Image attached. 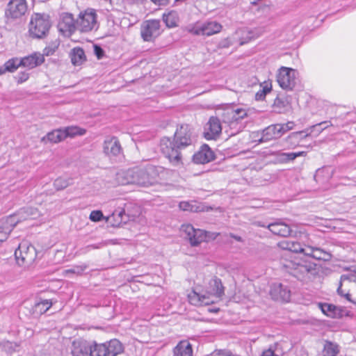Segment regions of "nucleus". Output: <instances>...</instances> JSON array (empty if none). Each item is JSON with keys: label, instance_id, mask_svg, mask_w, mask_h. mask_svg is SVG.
Instances as JSON below:
<instances>
[{"label": "nucleus", "instance_id": "nucleus-1", "mask_svg": "<svg viewBox=\"0 0 356 356\" xmlns=\"http://www.w3.org/2000/svg\"><path fill=\"white\" fill-rule=\"evenodd\" d=\"M197 141L194 129L188 124L177 127L172 137H163L160 140V149L163 155L175 167L184 165V152L193 149Z\"/></svg>", "mask_w": 356, "mask_h": 356}, {"label": "nucleus", "instance_id": "nucleus-2", "mask_svg": "<svg viewBox=\"0 0 356 356\" xmlns=\"http://www.w3.org/2000/svg\"><path fill=\"white\" fill-rule=\"evenodd\" d=\"M151 164L143 168L136 167L128 169L123 172L124 180L122 184H136L142 186H148L159 181V169Z\"/></svg>", "mask_w": 356, "mask_h": 356}, {"label": "nucleus", "instance_id": "nucleus-3", "mask_svg": "<svg viewBox=\"0 0 356 356\" xmlns=\"http://www.w3.org/2000/svg\"><path fill=\"white\" fill-rule=\"evenodd\" d=\"M123 350V345L116 339L102 343L95 342V349H93L95 356H116Z\"/></svg>", "mask_w": 356, "mask_h": 356}, {"label": "nucleus", "instance_id": "nucleus-4", "mask_svg": "<svg viewBox=\"0 0 356 356\" xmlns=\"http://www.w3.org/2000/svg\"><path fill=\"white\" fill-rule=\"evenodd\" d=\"M15 257L19 266H29L36 258V250L31 244L22 242L15 251Z\"/></svg>", "mask_w": 356, "mask_h": 356}, {"label": "nucleus", "instance_id": "nucleus-5", "mask_svg": "<svg viewBox=\"0 0 356 356\" xmlns=\"http://www.w3.org/2000/svg\"><path fill=\"white\" fill-rule=\"evenodd\" d=\"M298 72L292 68L282 67L277 74V81L279 86L284 90H292L296 82Z\"/></svg>", "mask_w": 356, "mask_h": 356}, {"label": "nucleus", "instance_id": "nucleus-6", "mask_svg": "<svg viewBox=\"0 0 356 356\" xmlns=\"http://www.w3.org/2000/svg\"><path fill=\"white\" fill-rule=\"evenodd\" d=\"M26 0H10L7 4L5 15L8 19H18L27 12Z\"/></svg>", "mask_w": 356, "mask_h": 356}, {"label": "nucleus", "instance_id": "nucleus-7", "mask_svg": "<svg viewBox=\"0 0 356 356\" xmlns=\"http://www.w3.org/2000/svg\"><path fill=\"white\" fill-rule=\"evenodd\" d=\"M181 230L185 232L187 239L193 247L198 246L202 242L205 241L207 238V232L200 229H195L191 224L183 225Z\"/></svg>", "mask_w": 356, "mask_h": 356}, {"label": "nucleus", "instance_id": "nucleus-8", "mask_svg": "<svg viewBox=\"0 0 356 356\" xmlns=\"http://www.w3.org/2000/svg\"><path fill=\"white\" fill-rule=\"evenodd\" d=\"M95 341L78 339L73 341L72 354L73 356H95Z\"/></svg>", "mask_w": 356, "mask_h": 356}, {"label": "nucleus", "instance_id": "nucleus-9", "mask_svg": "<svg viewBox=\"0 0 356 356\" xmlns=\"http://www.w3.org/2000/svg\"><path fill=\"white\" fill-rule=\"evenodd\" d=\"M222 133V124L216 116H211L204 126V137L207 140H216Z\"/></svg>", "mask_w": 356, "mask_h": 356}, {"label": "nucleus", "instance_id": "nucleus-10", "mask_svg": "<svg viewBox=\"0 0 356 356\" xmlns=\"http://www.w3.org/2000/svg\"><path fill=\"white\" fill-rule=\"evenodd\" d=\"M21 221L17 215L9 216L0 220V243L6 241L18 222Z\"/></svg>", "mask_w": 356, "mask_h": 356}, {"label": "nucleus", "instance_id": "nucleus-11", "mask_svg": "<svg viewBox=\"0 0 356 356\" xmlns=\"http://www.w3.org/2000/svg\"><path fill=\"white\" fill-rule=\"evenodd\" d=\"M262 33V31L259 29L254 30L248 28H243L237 30L234 35V39L239 42V45H243L252 40H254Z\"/></svg>", "mask_w": 356, "mask_h": 356}, {"label": "nucleus", "instance_id": "nucleus-12", "mask_svg": "<svg viewBox=\"0 0 356 356\" xmlns=\"http://www.w3.org/2000/svg\"><path fill=\"white\" fill-rule=\"evenodd\" d=\"M193 161L197 164H205L216 159L215 153L207 144L202 145L193 156Z\"/></svg>", "mask_w": 356, "mask_h": 356}, {"label": "nucleus", "instance_id": "nucleus-13", "mask_svg": "<svg viewBox=\"0 0 356 356\" xmlns=\"http://www.w3.org/2000/svg\"><path fill=\"white\" fill-rule=\"evenodd\" d=\"M270 295L275 300L289 302L291 298V291L287 286L281 283H274L270 286Z\"/></svg>", "mask_w": 356, "mask_h": 356}, {"label": "nucleus", "instance_id": "nucleus-14", "mask_svg": "<svg viewBox=\"0 0 356 356\" xmlns=\"http://www.w3.org/2000/svg\"><path fill=\"white\" fill-rule=\"evenodd\" d=\"M280 124H270L261 131V137L258 140L259 143L280 138L283 134Z\"/></svg>", "mask_w": 356, "mask_h": 356}, {"label": "nucleus", "instance_id": "nucleus-15", "mask_svg": "<svg viewBox=\"0 0 356 356\" xmlns=\"http://www.w3.org/2000/svg\"><path fill=\"white\" fill-rule=\"evenodd\" d=\"M161 33L160 24H143L140 28V35L145 42H150Z\"/></svg>", "mask_w": 356, "mask_h": 356}, {"label": "nucleus", "instance_id": "nucleus-16", "mask_svg": "<svg viewBox=\"0 0 356 356\" xmlns=\"http://www.w3.org/2000/svg\"><path fill=\"white\" fill-rule=\"evenodd\" d=\"M222 29L221 24H204L199 28L195 26L188 27V30L195 35H211L219 33Z\"/></svg>", "mask_w": 356, "mask_h": 356}, {"label": "nucleus", "instance_id": "nucleus-17", "mask_svg": "<svg viewBox=\"0 0 356 356\" xmlns=\"http://www.w3.org/2000/svg\"><path fill=\"white\" fill-rule=\"evenodd\" d=\"M122 148L119 140L115 136L107 138L104 142V152L108 156H115L120 154Z\"/></svg>", "mask_w": 356, "mask_h": 356}, {"label": "nucleus", "instance_id": "nucleus-18", "mask_svg": "<svg viewBox=\"0 0 356 356\" xmlns=\"http://www.w3.org/2000/svg\"><path fill=\"white\" fill-rule=\"evenodd\" d=\"M267 228L275 235L288 237L291 236L292 229L290 226L280 220L267 225Z\"/></svg>", "mask_w": 356, "mask_h": 356}, {"label": "nucleus", "instance_id": "nucleus-19", "mask_svg": "<svg viewBox=\"0 0 356 356\" xmlns=\"http://www.w3.org/2000/svg\"><path fill=\"white\" fill-rule=\"evenodd\" d=\"M305 131H297L293 132L290 135H289L286 138H285L283 141V146L284 149H293L296 147L299 146L300 140L306 136L307 134H305Z\"/></svg>", "mask_w": 356, "mask_h": 356}, {"label": "nucleus", "instance_id": "nucleus-20", "mask_svg": "<svg viewBox=\"0 0 356 356\" xmlns=\"http://www.w3.org/2000/svg\"><path fill=\"white\" fill-rule=\"evenodd\" d=\"M44 62V58L42 54L36 53L19 58L21 67H28L29 69L34 68L42 65Z\"/></svg>", "mask_w": 356, "mask_h": 356}, {"label": "nucleus", "instance_id": "nucleus-21", "mask_svg": "<svg viewBox=\"0 0 356 356\" xmlns=\"http://www.w3.org/2000/svg\"><path fill=\"white\" fill-rule=\"evenodd\" d=\"M50 24H30L29 32L33 38H42L49 33Z\"/></svg>", "mask_w": 356, "mask_h": 356}, {"label": "nucleus", "instance_id": "nucleus-22", "mask_svg": "<svg viewBox=\"0 0 356 356\" xmlns=\"http://www.w3.org/2000/svg\"><path fill=\"white\" fill-rule=\"evenodd\" d=\"M209 289L211 294L218 298L222 296L225 293V288L221 280L216 276L210 280L209 282Z\"/></svg>", "mask_w": 356, "mask_h": 356}, {"label": "nucleus", "instance_id": "nucleus-23", "mask_svg": "<svg viewBox=\"0 0 356 356\" xmlns=\"http://www.w3.org/2000/svg\"><path fill=\"white\" fill-rule=\"evenodd\" d=\"M174 356H192L193 349L187 341H180L173 350Z\"/></svg>", "mask_w": 356, "mask_h": 356}, {"label": "nucleus", "instance_id": "nucleus-24", "mask_svg": "<svg viewBox=\"0 0 356 356\" xmlns=\"http://www.w3.org/2000/svg\"><path fill=\"white\" fill-rule=\"evenodd\" d=\"M306 257L324 261H330L332 258L331 254L320 248H309V251L306 253Z\"/></svg>", "mask_w": 356, "mask_h": 356}, {"label": "nucleus", "instance_id": "nucleus-25", "mask_svg": "<svg viewBox=\"0 0 356 356\" xmlns=\"http://www.w3.org/2000/svg\"><path fill=\"white\" fill-rule=\"evenodd\" d=\"M70 56L74 65H80L86 60L85 52L81 47L73 48L70 51Z\"/></svg>", "mask_w": 356, "mask_h": 356}, {"label": "nucleus", "instance_id": "nucleus-26", "mask_svg": "<svg viewBox=\"0 0 356 356\" xmlns=\"http://www.w3.org/2000/svg\"><path fill=\"white\" fill-rule=\"evenodd\" d=\"M66 138V135H64L62 129H58L49 132L45 136L42 138V141L48 140L51 143H57Z\"/></svg>", "mask_w": 356, "mask_h": 356}, {"label": "nucleus", "instance_id": "nucleus-27", "mask_svg": "<svg viewBox=\"0 0 356 356\" xmlns=\"http://www.w3.org/2000/svg\"><path fill=\"white\" fill-rule=\"evenodd\" d=\"M179 207L181 210L184 211H190L198 213L204 211L203 205L197 202H187L183 201L179 204Z\"/></svg>", "mask_w": 356, "mask_h": 356}, {"label": "nucleus", "instance_id": "nucleus-28", "mask_svg": "<svg viewBox=\"0 0 356 356\" xmlns=\"http://www.w3.org/2000/svg\"><path fill=\"white\" fill-rule=\"evenodd\" d=\"M79 18L82 22H97V11L94 8H88L79 13Z\"/></svg>", "mask_w": 356, "mask_h": 356}, {"label": "nucleus", "instance_id": "nucleus-29", "mask_svg": "<svg viewBox=\"0 0 356 356\" xmlns=\"http://www.w3.org/2000/svg\"><path fill=\"white\" fill-rule=\"evenodd\" d=\"M339 351V346L337 343L327 340L325 341L323 356H337Z\"/></svg>", "mask_w": 356, "mask_h": 356}, {"label": "nucleus", "instance_id": "nucleus-30", "mask_svg": "<svg viewBox=\"0 0 356 356\" xmlns=\"http://www.w3.org/2000/svg\"><path fill=\"white\" fill-rule=\"evenodd\" d=\"M282 249L288 250L295 253H303L306 256V253L308 252V249H305L302 247L301 244L298 242H286L281 245Z\"/></svg>", "mask_w": 356, "mask_h": 356}, {"label": "nucleus", "instance_id": "nucleus-31", "mask_svg": "<svg viewBox=\"0 0 356 356\" xmlns=\"http://www.w3.org/2000/svg\"><path fill=\"white\" fill-rule=\"evenodd\" d=\"M82 24H58L59 31L65 36L70 38Z\"/></svg>", "mask_w": 356, "mask_h": 356}, {"label": "nucleus", "instance_id": "nucleus-32", "mask_svg": "<svg viewBox=\"0 0 356 356\" xmlns=\"http://www.w3.org/2000/svg\"><path fill=\"white\" fill-rule=\"evenodd\" d=\"M188 298L190 303L195 306H200L202 305H208L210 304L209 301H205V295H200L195 291H192L189 293Z\"/></svg>", "mask_w": 356, "mask_h": 356}, {"label": "nucleus", "instance_id": "nucleus-33", "mask_svg": "<svg viewBox=\"0 0 356 356\" xmlns=\"http://www.w3.org/2000/svg\"><path fill=\"white\" fill-rule=\"evenodd\" d=\"M248 116L247 111L243 108H237L232 111V121L230 122L229 126L232 127L239 123V122L243 120Z\"/></svg>", "mask_w": 356, "mask_h": 356}, {"label": "nucleus", "instance_id": "nucleus-34", "mask_svg": "<svg viewBox=\"0 0 356 356\" xmlns=\"http://www.w3.org/2000/svg\"><path fill=\"white\" fill-rule=\"evenodd\" d=\"M320 307L322 312L328 317L334 318L335 316H339V313L337 312L338 307L329 303H321Z\"/></svg>", "mask_w": 356, "mask_h": 356}, {"label": "nucleus", "instance_id": "nucleus-35", "mask_svg": "<svg viewBox=\"0 0 356 356\" xmlns=\"http://www.w3.org/2000/svg\"><path fill=\"white\" fill-rule=\"evenodd\" d=\"M62 129L63 131L64 135H66V138H72L76 136H83L86 132L85 129H82L76 126L66 127Z\"/></svg>", "mask_w": 356, "mask_h": 356}, {"label": "nucleus", "instance_id": "nucleus-36", "mask_svg": "<svg viewBox=\"0 0 356 356\" xmlns=\"http://www.w3.org/2000/svg\"><path fill=\"white\" fill-rule=\"evenodd\" d=\"M2 67L4 73L6 72H14L18 67H21L19 58L17 57L12 58L6 61Z\"/></svg>", "mask_w": 356, "mask_h": 356}, {"label": "nucleus", "instance_id": "nucleus-37", "mask_svg": "<svg viewBox=\"0 0 356 356\" xmlns=\"http://www.w3.org/2000/svg\"><path fill=\"white\" fill-rule=\"evenodd\" d=\"M53 303L50 300H43L36 302L34 306V312L42 314H44L52 306Z\"/></svg>", "mask_w": 356, "mask_h": 356}, {"label": "nucleus", "instance_id": "nucleus-38", "mask_svg": "<svg viewBox=\"0 0 356 356\" xmlns=\"http://www.w3.org/2000/svg\"><path fill=\"white\" fill-rule=\"evenodd\" d=\"M125 211L124 209L120 211H115L112 216L108 218V220H111V218L115 220V222L112 224L113 227H119L122 223H125L126 220H124L123 217L125 216Z\"/></svg>", "mask_w": 356, "mask_h": 356}, {"label": "nucleus", "instance_id": "nucleus-39", "mask_svg": "<svg viewBox=\"0 0 356 356\" xmlns=\"http://www.w3.org/2000/svg\"><path fill=\"white\" fill-rule=\"evenodd\" d=\"M1 346L3 352L6 354L11 355L16 351V348L19 345L16 342L5 341L1 343Z\"/></svg>", "mask_w": 356, "mask_h": 356}, {"label": "nucleus", "instance_id": "nucleus-40", "mask_svg": "<svg viewBox=\"0 0 356 356\" xmlns=\"http://www.w3.org/2000/svg\"><path fill=\"white\" fill-rule=\"evenodd\" d=\"M71 181L72 179L58 177L54 181V186L57 191L63 190L70 184Z\"/></svg>", "mask_w": 356, "mask_h": 356}, {"label": "nucleus", "instance_id": "nucleus-41", "mask_svg": "<svg viewBox=\"0 0 356 356\" xmlns=\"http://www.w3.org/2000/svg\"><path fill=\"white\" fill-rule=\"evenodd\" d=\"M50 16L47 13H34L29 22H49Z\"/></svg>", "mask_w": 356, "mask_h": 356}, {"label": "nucleus", "instance_id": "nucleus-42", "mask_svg": "<svg viewBox=\"0 0 356 356\" xmlns=\"http://www.w3.org/2000/svg\"><path fill=\"white\" fill-rule=\"evenodd\" d=\"M59 44L60 42L58 40H55L54 42H52L49 45H48L44 49L42 56H49L53 55L56 51V49L58 48Z\"/></svg>", "mask_w": 356, "mask_h": 356}, {"label": "nucleus", "instance_id": "nucleus-43", "mask_svg": "<svg viewBox=\"0 0 356 356\" xmlns=\"http://www.w3.org/2000/svg\"><path fill=\"white\" fill-rule=\"evenodd\" d=\"M272 89L271 84L268 86V83L266 84L263 87L262 89L259 90L255 94V99L257 101H262L265 99L266 95L268 92H270Z\"/></svg>", "mask_w": 356, "mask_h": 356}, {"label": "nucleus", "instance_id": "nucleus-44", "mask_svg": "<svg viewBox=\"0 0 356 356\" xmlns=\"http://www.w3.org/2000/svg\"><path fill=\"white\" fill-rule=\"evenodd\" d=\"M162 17L163 22H177L179 21L178 13L175 10L163 13Z\"/></svg>", "mask_w": 356, "mask_h": 356}, {"label": "nucleus", "instance_id": "nucleus-45", "mask_svg": "<svg viewBox=\"0 0 356 356\" xmlns=\"http://www.w3.org/2000/svg\"><path fill=\"white\" fill-rule=\"evenodd\" d=\"M289 104V102L286 99L277 97L274 100L273 106L278 108V112L281 113L282 110L285 108Z\"/></svg>", "mask_w": 356, "mask_h": 356}, {"label": "nucleus", "instance_id": "nucleus-46", "mask_svg": "<svg viewBox=\"0 0 356 356\" xmlns=\"http://www.w3.org/2000/svg\"><path fill=\"white\" fill-rule=\"evenodd\" d=\"M278 156L281 163H286L295 160L293 152H280Z\"/></svg>", "mask_w": 356, "mask_h": 356}, {"label": "nucleus", "instance_id": "nucleus-47", "mask_svg": "<svg viewBox=\"0 0 356 356\" xmlns=\"http://www.w3.org/2000/svg\"><path fill=\"white\" fill-rule=\"evenodd\" d=\"M89 218L92 222H99L104 218V215L102 211L95 210L90 213Z\"/></svg>", "mask_w": 356, "mask_h": 356}, {"label": "nucleus", "instance_id": "nucleus-48", "mask_svg": "<svg viewBox=\"0 0 356 356\" xmlns=\"http://www.w3.org/2000/svg\"><path fill=\"white\" fill-rule=\"evenodd\" d=\"M301 267L307 273H315L316 272V264L309 261H305V264L301 265Z\"/></svg>", "mask_w": 356, "mask_h": 356}, {"label": "nucleus", "instance_id": "nucleus-49", "mask_svg": "<svg viewBox=\"0 0 356 356\" xmlns=\"http://www.w3.org/2000/svg\"><path fill=\"white\" fill-rule=\"evenodd\" d=\"M61 22H78L74 20L73 15L70 13H63L60 15Z\"/></svg>", "mask_w": 356, "mask_h": 356}, {"label": "nucleus", "instance_id": "nucleus-50", "mask_svg": "<svg viewBox=\"0 0 356 356\" xmlns=\"http://www.w3.org/2000/svg\"><path fill=\"white\" fill-rule=\"evenodd\" d=\"M207 356H234L231 351L227 350H216Z\"/></svg>", "mask_w": 356, "mask_h": 356}, {"label": "nucleus", "instance_id": "nucleus-51", "mask_svg": "<svg viewBox=\"0 0 356 356\" xmlns=\"http://www.w3.org/2000/svg\"><path fill=\"white\" fill-rule=\"evenodd\" d=\"M29 78V74L26 72H21L18 73L17 76H15V79H17V82L18 84H21L26 81L28 80Z\"/></svg>", "mask_w": 356, "mask_h": 356}, {"label": "nucleus", "instance_id": "nucleus-52", "mask_svg": "<svg viewBox=\"0 0 356 356\" xmlns=\"http://www.w3.org/2000/svg\"><path fill=\"white\" fill-rule=\"evenodd\" d=\"M295 124L293 122H288L286 123L280 124V127H282V132L283 135L286 134L287 131L293 129Z\"/></svg>", "mask_w": 356, "mask_h": 356}, {"label": "nucleus", "instance_id": "nucleus-53", "mask_svg": "<svg viewBox=\"0 0 356 356\" xmlns=\"http://www.w3.org/2000/svg\"><path fill=\"white\" fill-rule=\"evenodd\" d=\"M94 53L98 59H101L104 56V51L99 45L95 44Z\"/></svg>", "mask_w": 356, "mask_h": 356}, {"label": "nucleus", "instance_id": "nucleus-54", "mask_svg": "<svg viewBox=\"0 0 356 356\" xmlns=\"http://www.w3.org/2000/svg\"><path fill=\"white\" fill-rule=\"evenodd\" d=\"M348 280H349V275H342L341 276L340 284H339V287L337 288V293L341 296H343V295H344L343 291L341 289L342 281Z\"/></svg>", "mask_w": 356, "mask_h": 356}, {"label": "nucleus", "instance_id": "nucleus-55", "mask_svg": "<svg viewBox=\"0 0 356 356\" xmlns=\"http://www.w3.org/2000/svg\"><path fill=\"white\" fill-rule=\"evenodd\" d=\"M260 356H278L275 353V349L270 346L268 349L264 350Z\"/></svg>", "mask_w": 356, "mask_h": 356}, {"label": "nucleus", "instance_id": "nucleus-56", "mask_svg": "<svg viewBox=\"0 0 356 356\" xmlns=\"http://www.w3.org/2000/svg\"><path fill=\"white\" fill-rule=\"evenodd\" d=\"M337 313H339V316H335L334 318H341L345 316L348 315V312H347L346 309L339 307H338V311H337Z\"/></svg>", "mask_w": 356, "mask_h": 356}, {"label": "nucleus", "instance_id": "nucleus-57", "mask_svg": "<svg viewBox=\"0 0 356 356\" xmlns=\"http://www.w3.org/2000/svg\"><path fill=\"white\" fill-rule=\"evenodd\" d=\"M154 4L159 6H166L170 0H151Z\"/></svg>", "mask_w": 356, "mask_h": 356}, {"label": "nucleus", "instance_id": "nucleus-58", "mask_svg": "<svg viewBox=\"0 0 356 356\" xmlns=\"http://www.w3.org/2000/svg\"><path fill=\"white\" fill-rule=\"evenodd\" d=\"M307 152L305 151H300V152H293L295 159L299 156H305L307 155Z\"/></svg>", "mask_w": 356, "mask_h": 356}, {"label": "nucleus", "instance_id": "nucleus-59", "mask_svg": "<svg viewBox=\"0 0 356 356\" xmlns=\"http://www.w3.org/2000/svg\"><path fill=\"white\" fill-rule=\"evenodd\" d=\"M33 211H34V209H33L32 208H24L22 209V211L21 212L26 213L27 216H29V215L34 214Z\"/></svg>", "mask_w": 356, "mask_h": 356}, {"label": "nucleus", "instance_id": "nucleus-60", "mask_svg": "<svg viewBox=\"0 0 356 356\" xmlns=\"http://www.w3.org/2000/svg\"><path fill=\"white\" fill-rule=\"evenodd\" d=\"M231 44H232V42L228 39H226L224 41H222L220 43V46L224 48L228 47Z\"/></svg>", "mask_w": 356, "mask_h": 356}, {"label": "nucleus", "instance_id": "nucleus-61", "mask_svg": "<svg viewBox=\"0 0 356 356\" xmlns=\"http://www.w3.org/2000/svg\"><path fill=\"white\" fill-rule=\"evenodd\" d=\"M230 236L235 239L236 241H238V242H243V239L242 238L241 236H238V235H235L234 234H231Z\"/></svg>", "mask_w": 356, "mask_h": 356}, {"label": "nucleus", "instance_id": "nucleus-62", "mask_svg": "<svg viewBox=\"0 0 356 356\" xmlns=\"http://www.w3.org/2000/svg\"><path fill=\"white\" fill-rule=\"evenodd\" d=\"M350 296L351 295L349 293H345L343 295V297H345L347 300H348L349 302H353V300L350 298Z\"/></svg>", "mask_w": 356, "mask_h": 356}, {"label": "nucleus", "instance_id": "nucleus-63", "mask_svg": "<svg viewBox=\"0 0 356 356\" xmlns=\"http://www.w3.org/2000/svg\"><path fill=\"white\" fill-rule=\"evenodd\" d=\"M76 268L78 269V272H79V270L83 271L87 268V266L84 265V266H77Z\"/></svg>", "mask_w": 356, "mask_h": 356}, {"label": "nucleus", "instance_id": "nucleus-64", "mask_svg": "<svg viewBox=\"0 0 356 356\" xmlns=\"http://www.w3.org/2000/svg\"><path fill=\"white\" fill-rule=\"evenodd\" d=\"M165 25L169 29L177 26V24H165Z\"/></svg>", "mask_w": 356, "mask_h": 356}]
</instances>
